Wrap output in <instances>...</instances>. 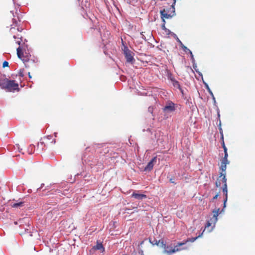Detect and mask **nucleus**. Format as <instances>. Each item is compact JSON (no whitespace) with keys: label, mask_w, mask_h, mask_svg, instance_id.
Here are the masks:
<instances>
[{"label":"nucleus","mask_w":255,"mask_h":255,"mask_svg":"<svg viewBox=\"0 0 255 255\" xmlns=\"http://www.w3.org/2000/svg\"><path fill=\"white\" fill-rule=\"evenodd\" d=\"M23 73H24V69H20L18 72V75L20 77H23V76H24Z\"/></svg>","instance_id":"nucleus-24"},{"label":"nucleus","mask_w":255,"mask_h":255,"mask_svg":"<svg viewBox=\"0 0 255 255\" xmlns=\"http://www.w3.org/2000/svg\"><path fill=\"white\" fill-rule=\"evenodd\" d=\"M165 23V22H163V24L162 25V26H161L162 29L163 30H165V31L166 32H168V33L169 34V30L167 28H166Z\"/></svg>","instance_id":"nucleus-23"},{"label":"nucleus","mask_w":255,"mask_h":255,"mask_svg":"<svg viewBox=\"0 0 255 255\" xmlns=\"http://www.w3.org/2000/svg\"><path fill=\"white\" fill-rule=\"evenodd\" d=\"M224 149V153H228L227 152V148H223Z\"/></svg>","instance_id":"nucleus-30"},{"label":"nucleus","mask_w":255,"mask_h":255,"mask_svg":"<svg viewBox=\"0 0 255 255\" xmlns=\"http://www.w3.org/2000/svg\"><path fill=\"white\" fill-rule=\"evenodd\" d=\"M30 147L32 149L33 148H35L34 146L33 145H30Z\"/></svg>","instance_id":"nucleus-31"},{"label":"nucleus","mask_w":255,"mask_h":255,"mask_svg":"<svg viewBox=\"0 0 255 255\" xmlns=\"http://www.w3.org/2000/svg\"><path fill=\"white\" fill-rule=\"evenodd\" d=\"M8 79L3 75L0 77V87L3 89L8 81Z\"/></svg>","instance_id":"nucleus-13"},{"label":"nucleus","mask_w":255,"mask_h":255,"mask_svg":"<svg viewBox=\"0 0 255 255\" xmlns=\"http://www.w3.org/2000/svg\"><path fill=\"white\" fill-rule=\"evenodd\" d=\"M148 111H149V112H152V108L149 107L148 108Z\"/></svg>","instance_id":"nucleus-29"},{"label":"nucleus","mask_w":255,"mask_h":255,"mask_svg":"<svg viewBox=\"0 0 255 255\" xmlns=\"http://www.w3.org/2000/svg\"><path fill=\"white\" fill-rule=\"evenodd\" d=\"M95 250H100L101 252L103 253L105 251V248H104L102 243H97V245L94 247Z\"/></svg>","instance_id":"nucleus-15"},{"label":"nucleus","mask_w":255,"mask_h":255,"mask_svg":"<svg viewBox=\"0 0 255 255\" xmlns=\"http://www.w3.org/2000/svg\"><path fill=\"white\" fill-rule=\"evenodd\" d=\"M182 47V48L184 50V51H186V52L188 51V49L186 46H185L183 45Z\"/></svg>","instance_id":"nucleus-28"},{"label":"nucleus","mask_w":255,"mask_h":255,"mask_svg":"<svg viewBox=\"0 0 255 255\" xmlns=\"http://www.w3.org/2000/svg\"><path fill=\"white\" fill-rule=\"evenodd\" d=\"M131 197L137 200H142L147 197L145 194L136 193L135 192H133L131 194Z\"/></svg>","instance_id":"nucleus-12"},{"label":"nucleus","mask_w":255,"mask_h":255,"mask_svg":"<svg viewBox=\"0 0 255 255\" xmlns=\"http://www.w3.org/2000/svg\"><path fill=\"white\" fill-rule=\"evenodd\" d=\"M46 149V147L44 146V143L42 142V139H40V141L38 142L37 145V150L39 151H42Z\"/></svg>","instance_id":"nucleus-14"},{"label":"nucleus","mask_w":255,"mask_h":255,"mask_svg":"<svg viewBox=\"0 0 255 255\" xmlns=\"http://www.w3.org/2000/svg\"><path fill=\"white\" fill-rule=\"evenodd\" d=\"M8 66V62L7 61H4L2 64V67L5 68L7 67Z\"/></svg>","instance_id":"nucleus-25"},{"label":"nucleus","mask_w":255,"mask_h":255,"mask_svg":"<svg viewBox=\"0 0 255 255\" xmlns=\"http://www.w3.org/2000/svg\"><path fill=\"white\" fill-rule=\"evenodd\" d=\"M171 247H169V248L168 249V250H170V249H171Z\"/></svg>","instance_id":"nucleus-37"},{"label":"nucleus","mask_w":255,"mask_h":255,"mask_svg":"<svg viewBox=\"0 0 255 255\" xmlns=\"http://www.w3.org/2000/svg\"><path fill=\"white\" fill-rule=\"evenodd\" d=\"M173 1V4H175V3H176V0H172Z\"/></svg>","instance_id":"nucleus-32"},{"label":"nucleus","mask_w":255,"mask_h":255,"mask_svg":"<svg viewBox=\"0 0 255 255\" xmlns=\"http://www.w3.org/2000/svg\"><path fill=\"white\" fill-rule=\"evenodd\" d=\"M159 244H160V246L164 249V250H168L169 248V246H167L164 240L161 239L159 240Z\"/></svg>","instance_id":"nucleus-17"},{"label":"nucleus","mask_w":255,"mask_h":255,"mask_svg":"<svg viewBox=\"0 0 255 255\" xmlns=\"http://www.w3.org/2000/svg\"><path fill=\"white\" fill-rule=\"evenodd\" d=\"M3 89H5L8 92L18 91L19 90L18 84L16 83L14 80H8L6 85L5 84Z\"/></svg>","instance_id":"nucleus-4"},{"label":"nucleus","mask_w":255,"mask_h":255,"mask_svg":"<svg viewBox=\"0 0 255 255\" xmlns=\"http://www.w3.org/2000/svg\"><path fill=\"white\" fill-rule=\"evenodd\" d=\"M219 196V193H218L212 199V201H213V200H214L215 199H216L218 196Z\"/></svg>","instance_id":"nucleus-27"},{"label":"nucleus","mask_w":255,"mask_h":255,"mask_svg":"<svg viewBox=\"0 0 255 255\" xmlns=\"http://www.w3.org/2000/svg\"><path fill=\"white\" fill-rule=\"evenodd\" d=\"M143 242H144L143 241H142V242L140 243V245H142V244H143Z\"/></svg>","instance_id":"nucleus-36"},{"label":"nucleus","mask_w":255,"mask_h":255,"mask_svg":"<svg viewBox=\"0 0 255 255\" xmlns=\"http://www.w3.org/2000/svg\"><path fill=\"white\" fill-rule=\"evenodd\" d=\"M202 234H203V233L201 235H200L198 236H197L196 237H195V238H188L185 242H184L183 243H185V244H186L187 243L189 242H194L198 238H199L200 237H201Z\"/></svg>","instance_id":"nucleus-16"},{"label":"nucleus","mask_w":255,"mask_h":255,"mask_svg":"<svg viewBox=\"0 0 255 255\" xmlns=\"http://www.w3.org/2000/svg\"><path fill=\"white\" fill-rule=\"evenodd\" d=\"M44 146L47 148H51L53 146L56 142L55 139L52 135H48L41 138Z\"/></svg>","instance_id":"nucleus-5"},{"label":"nucleus","mask_w":255,"mask_h":255,"mask_svg":"<svg viewBox=\"0 0 255 255\" xmlns=\"http://www.w3.org/2000/svg\"><path fill=\"white\" fill-rule=\"evenodd\" d=\"M156 157H153L147 164L146 167L144 168V170L145 171H150L153 167V163L156 162Z\"/></svg>","instance_id":"nucleus-11"},{"label":"nucleus","mask_w":255,"mask_h":255,"mask_svg":"<svg viewBox=\"0 0 255 255\" xmlns=\"http://www.w3.org/2000/svg\"><path fill=\"white\" fill-rule=\"evenodd\" d=\"M23 204H24V202H18V203H13L11 205V206L13 208H19V207L23 206Z\"/></svg>","instance_id":"nucleus-18"},{"label":"nucleus","mask_w":255,"mask_h":255,"mask_svg":"<svg viewBox=\"0 0 255 255\" xmlns=\"http://www.w3.org/2000/svg\"><path fill=\"white\" fill-rule=\"evenodd\" d=\"M188 51H189V53H190V54L191 55V58H192V60L194 61V56H193V55L192 54V51L190 50H189V49H188Z\"/></svg>","instance_id":"nucleus-26"},{"label":"nucleus","mask_w":255,"mask_h":255,"mask_svg":"<svg viewBox=\"0 0 255 255\" xmlns=\"http://www.w3.org/2000/svg\"><path fill=\"white\" fill-rule=\"evenodd\" d=\"M229 164V162L221 161L220 167V176L216 181V186L219 187L221 185V180L222 178L225 176L226 177V170L227 168V164Z\"/></svg>","instance_id":"nucleus-2"},{"label":"nucleus","mask_w":255,"mask_h":255,"mask_svg":"<svg viewBox=\"0 0 255 255\" xmlns=\"http://www.w3.org/2000/svg\"><path fill=\"white\" fill-rule=\"evenodd\" d=\"M220 133L221 134V138L222 139V147L223 148H226V146L225 145V142H224V137H223V132L222 131H221L220 130Z\"/></svg>","instance_id":"nucleus-20"},{"label":"nucleus","mask_w":255,"mask_h":255,"mask_svg":"<svg viewBox=\"0 0 255 255\" xmlns=\"http://www.w3.org/2000/svg\"><path fill=\"white\" fill-rule=\"evenodd\" d=\"M220 209H217L216 210H214L213 211V216L212 218L210 219V221H208L206 226L205 228H207L209 227H210L212 223L215 224L216 222L218 220V216L219 214Z\"/></svg>","instance_id":"nucleus-8"},{"label":"nucleus","mask_w":255,"mask_h":255,"mask_svg":"<svg viewBox=\"0 0 255 255\" xmlns=\"http://www.w3.org/2000/svg\"><path fill=\"white\" fill-rule=\"evenodd\" d=\"M174 5L172 2L169 9L164 8L163 10H160L161 16L163 22H165L164 18L168 19L171 18L175 14Z\"/></svg>","instance_id":"nucleus-3"},{"label":"nucleus","mask_w":255,"mask_h":255,"mask_svg":"<svg viewBox=\"0 0 255 255\" xmlns=\"http://www.w3.org/2000/svg\"><path fill=\"white\" fill-rule=\"evenodd\" d=\"M123 51L124 52V54L126 58V60L128 63H133L134 61L133 58V53L132 51H131L128 47L124 46L123 48Z\"/></svg>","instance_id":"nucleus-6"},{"label":"nucleus","mask_w":255,"mask_h":255,"mask_svg":"<svg viewBox=\"0 0 255 255\" xmlns=\"http://www.w3.org/2000/svg\"><path fill=\"white\" fill-rule=\"evenodd\" d=\"M149 242L152 245H157L158 246L159 244V241L157 240H154L153 242H151V239H149Z\"/></svg>","instance_id":"nucleus-21"},{"label":"nucleus","mask_w":255,"mask_h":255,"mask_svg":"<svg viewBox=\"0 0 255 255\" xmlns=\"http://www.w3.org/2000/svg\"><path fill=\"white\" fill-rule=\"evenodd\" d=\"M173 86L175 87H176L177 88H178L179 89H180V90L181 91V92L182 93H183V91L181 89V86L180 85V84L179 83V82H178L177 81H173Z\"/></svg>","instance_id":"nucleus-19"},{"label":"nucleus","mask_w":255,"mask_h":255,"mask_svg":"<svg viewBox=\"0 0 255 255\" xmlns=\"http://www.w3.org/2000/svg\"><path fill=\"white\" fill-rule=\"evenodd\" d=\"M177 40L178 41L181 43L182 44V42H181V41L179 39V38H177Z\"/></svg>","instance_id":"nucleus-35"},{"label":"nucleus","mask_w":255,"mask_h":255,"mask_svg":"<svg viewBox=\"0 0 255 255\" xmlns=\"http://www.w3.org/2000/svg\"><path fill=\"white\" fill-rule=\"evenodd\" d=\"M228 153H225L224 156L222 158L221 161L229 162L228 160Z\"/></svg>","instance_id":"nucleus-22"},{"label":"nucleus","mask_w":255,"mask_h":255,"mask_svg":"<svg viewBox=\"0 0 255 255\" xmlns=\"http://www.w3.org/2000/svg\"><path fill=\"white\" fill-rule=\"evenodd\" d=\"M222 183L223 184V186L222 187V190L223 194H224L225 198L224 200V207H226V203L228 199V190H227V178L225 176L222 178L221 180Z\"/></svg>","instance_id":"nucleus-9"},{"label":"nucleus","mask_w":255,"mask_h":255,"mask_svg":"<svg viewBox=\"0 0 255 255\" xmlns=\"http://www.w3.org/2000/svg\"><path fill=\"white\" fill-rule=\"evenodd\" d=\"M127 255L124 254V255Z\"/></svg>","instance_id":"nucleus-38"},{"label":"nucleus","mask_w":255,"mask_h":255,"mask_svg":"<svg viewBox=\"0 0 255 255\" xmlns=\"http://www.w3.org/2000/svg\"><path fill=\"white\" fill-rule=\"evenodd\" d=\"M164 112H172L175 110V104L172 102H170L166 104V106L163 108Z\"/></svg>","instance_id":"nucleus-10"},{"label":"nucleus","mask_w":255,"mask_h":255,"mask_svg":"<svg viewBox=\"0 0 255 255\" xmlns=\"http://www.w3.org/2000/svg\"><path fill=\"white\" fill-rule=\"evenodd\" d=\"M28 76H29V77L30 78H31V76L30 75V73H29V72L28 73Z\"/></svg>","instance_id":"nucleus-34"},{"label":"nucleus","mask_w":255,"mask_h":255,"mask_svg":"<svg viewBox=\"0 0 255 255\" xmlns=\"http://www.w3.org/2000/svg\"><path fill=\"white\" fill-rule=\"evenodd\" d=\"M185 244V243L179 242L177 244V245L175 246H174V248L171 247V249L170 250H164L163 253L166 254L168 255H171L172 254L181 251L182 249L179 248V247Z\"/></svg>","instance_id":"nucleus-7"},{"label":"nucleus","mask_w":255,"mask_h":255,"mask_svg":"<svg viewBox=\"0 0 255 255\" xmlns=\"http://www.w3.org/2000/svg\"><path fill=\"white\" fill-rule=\"evenodd\" d=\"M23 29V28L20 26V21L13 18L10 31L14 34L13 37L15 39L16 43L19 45V47L16 49L17 56L23 62L26 67H29V64H34L37 61V59L29 52L28 45L23 41L21 34L17 33V32H21Z\"/></svg>","instance_id":"nucleus-1"},{"label":"nucleus","mask_w":255,"mask_h":255,"mask_svg":"<svg viewBox=\"0 0 255 255\" xmlns=\"http://www.w3.org/2000/svg\"><path fill=\"white\" fill-rule=\"evenodd\" d=\"M208 90H209V92H210L212 95H213V93H212V92L210 90V89H209V87H208Z\"/></svg>","instance_id":"nucleus-33"}]
</instances>
